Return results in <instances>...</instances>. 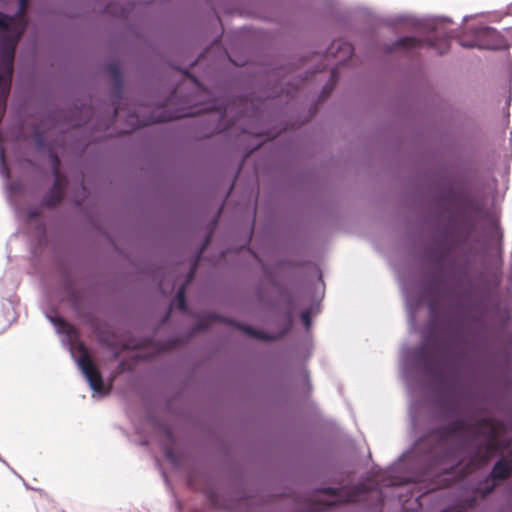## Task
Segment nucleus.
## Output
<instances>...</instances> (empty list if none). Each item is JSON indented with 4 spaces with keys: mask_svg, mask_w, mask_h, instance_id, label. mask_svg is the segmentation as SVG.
<instances>
[{
    "mask_svg": "<svg viewBox=\"0 0 512 512\" xmlns=\"http://www.w3.org/2000/svg\"><path fill=\"white\" fill-rule=\"evenodd\" d=\"M0 14V106H5L11 88L16 45L25 24Z\"/></svg>",
    "mask_w": 512,
    "mask_h": 512,
    "instance_id": "obj_3",
    "label": "nucleus"
},
{
    "mask_svg": "<svg viewBox=\"0 0 512 512\" xmlns=\"http://www.w3.org/2000/svg\"><path fill=\"white\" fill-rule=\"evenodd\" d=\"M301 320L305 326L306 329H309L311 325V311L310 309L304 310L301 313Z\"/></svg>",
    "mask_w": 512,
    "mask_h": 512,
    "instance_id": "obj_16",
    "label": "nucleus"
},
{
    "mask_svg": "<svg viewBox=\"0 0 512 512\" xmlns=\"http://www.w3.org/2000/svg\"><path fill=\"white\" fill-rule=\"evenodd\" d=\"M0 175L5 177L6 180L10 178L9 168L5 161V149L0 145Z\"/></svg>",
    "mask_w": 512,
    "mask_h": 512,
    "instance_id": "obj_11",
    "label": "nucleus"
},
{
    "mask_svg": "<svg viewBox=\"0 0 512 512\" xmlns=\"http://www.w3.org/2000/svg\"><path fill=\"white\" fill-rule=\"evenodd\" d=\"M420 370L438 381L446 392V412L450 423L416 444L421 453L422 472L413 482L432 478L439 472L467 462L480 465L512 444V423L482 419L471 423L467 417V399L459 386V372L452 354L445 348H431L425 338L416 349L404 347L401 353V374L406 380L410 372Z\"/></svg>",
    "mask_w": 512,
    "mask_h": 512,
    "instance_id": "obj_1",
    "label": "nucleus"
},
{
    "mask_svg": "<svg viewBox=\"0 0 512 512\" xmlns=\"http://www.w3.org/2000/svg\"><path fill=\"white\" fill-rule=\"evenodd\" d=\"M165 456H166V458H167V459H169V460H170V462H171V463H173V464H176V463H177L176 457H175V455H174V453H173L172 449L167 448V449L165 450Z\"/></svg>",
    "mask_w": 512,
    "mask_h": 512,
    "instance_id": "obj_17",
    "label": "nucleus"
},
{
    "mask_svg": "<svg viewBox=\"0 0 512 512\" xmlns=\"http://www.w3.org/2000/svg\"><path fill=\"white\" fill-rule=\"evenodd\" d=\"M400 20H401V21H407V22H409V24H410V25H412V26H416V25H417V23H416V21H415L414 19L401 18Z\"/></svg>",
    "mask_w": 512,
    "mask_h": 512,
    "instance_id": "obj_19",
    "label": "nucleus"
},
{
    "mask_svg": "<svg viewBox=\"0 0 512 512\" xmlns=\"http://www.w3.org/2000/svg\"><path fill=\"white\" fill-rule=\"evenodd\" d=\"M9 189H10V196H12V193H13V190H14V185L10 184L9 185Z\"/></svg>",
    "mask_w": 512,
    "mask_h": 512,
    "instance_id": "obj_22",
    "label": "nucleus"
},
{
    "mask_svg": "<svg viewBox=\"0 0 512 512\" xmlns=\"http://www.w3.org/2000/svg\"><path fill=\"white\" fill-rule=\"evenodd\" d=\"M324 492L331 494V500L328 506H335L345 503L366 502L371 496L375 495L376 504L383 503V497L378 487L370 489L367 485L359 484L353 486H345L339 489L324 488Z\"/></svg>",
    "mask_w": 512,
    "mask_h": 512,
    "instance_id": "obj_4",
    "label": "nucleus"
},
{
    "mask_svg": "<svg viewBox=\"0 0 512 512\" xmlns=\"http://www.w3.org/2000/svg\"><path fill=\"white\" fill-rule=\"evenodd\" d=\"M338 50L342 54L341 57L337 59V64H343L346 59L350 58L353 54V48L350 43L342 42L338 45Z\"/></svg>",
    "mask_w": 512,
    "mask_h": 512,
    "instance_id": "obj_10",
    "label": "nucleus"
},
{
    "mask_svg": "<svg viewBox=\"0 0 512 512\" xmlns=\"http://www.w3.org/2000/svg\"><path fill=\"white\" fill-rule=\"evenodd\" d=\"M21 9H24L26 5V0H20Z\"/></svg>",
    "mask_w": 512,
    "mask_h": 512,
    "instance_id": "obj_21",
    "label": "nucleus"
},
{
    "mask_svg": "<svg viewBox=\"0 0 512 512\" xmlns=\"http://www.w3.org/2000/svg\"><path fill=\"white\" fill-rule=\"evenodd\" d=\"M422 41L415 37H403L395 43V47L417 48L422 46Z\"/></svg>",
    "mask_w": 512,
    "mask_h": 512,
    "instance_id": "obj_9",
    "label": "nucleus"
},
{
    "mask_svg": "<svg viewBox=\"0 0 512 512\" xmlns=\"http://www.w3.org/2000/svg\"><path fill=\"white\" fill-rule=\"evenodd\" d=\"M185 285H182L177 293H176V297H175V301L177 303V306L180 310L184 311L186 310V297H185Z\"/></svg>",
    "mask_w": 512,
    "mask_h": 512,
    "instance_id": "obj_13",
    "label": "nucleus"
},
{
    "mask_svg": "<svg viewBox=\"0 0 512 512\" xmlns=\"http://www.w3.org/2000/svg\"><path fill=\"white\" fill-rule=\"evenodd\" d=\"M396 482L390 481L387 485H395Z\"/></svg>",
    "mask_w": 512,
    "mask_h": 512,
    "instance_id": "obj_23",
    "label": "nucleus"
},
{
    "mask_svg": "<svg viewBox=\"0 0 512 512\" xmlns=\"http://www.w3.org/2000/svg\"><path fill=\"white\" fill-rule=\"evenodd\" d=\"M430 46L434 47L438 51L439 54H444L449 49V43L446 38L443 39L439 44L431 42Z\"/></svg>",
    "mask_w": 512,
    "mask_h": 512,
    "instance_id": "obj_15",
    "label": "nucleus"
},
{
    "mask_svg": "<svg viewBox=\"0 0 512 512\" xmlns=\"http://www.w3.org/2000/svg\"><path fill=\"white\" fill-rule=\"evenodd\" d=\"M191 115H193V113L190 112V111H176L174 113H169V114L163 115L159 119V121L165 122V121H170V120H173V119H179V118H183V117L191 116Z\"/></svg>",
    "mask_w": 512,
    "mask_h": 512,
    "instance_id": "obj_14",
    "label": "nucleus"
},
{
    "mask_svg": "<svg viewBox=\"0 0 512 512\" xmlns=\"http://www.w3.org/2000/svg\"><path fill=\"white\" fill-rule=\"evenodd\" d=\"M110 68H111V72H112L113 76L116 78V80H119V77H120L119 69L114 65L111 66Z\"/></svg>",
    "mask_w": 512,
    "mask_h": 512,
    "instance_id": "obj_18",
    "label": "nucleus"
},
{
    "mask_svg": "<svg viewBox=\"0 0 512 512\" xmlns=\"http://www.w3.org/2000/svg\"><path fill=\"white\" fill-rule=\"evenodd\" d=\"M463 47H479L482 49H500L504 39L494 28L481 26L475 30V39L470 42H460Z\"/></svg>",
    "mask_w": 512,
    "mask_h": 512,
    "instance_id": "obj_5",
    "label": "nucleus"
},
{
    "mask_svg": "<svg viewBox=\"0 0 512 512\" xmlns=\"http://www.w3.org/2000/svg\"><path fill=\"white\" fill-rule=\"evenodd\" d=\"M512 473V449L506 455H502L494 464L491 473L484 480L478 482V486H485L489 484L497 486L498 481L506 480Z\"/></svg>",
    "mask_w": 512,
    "mask_h": 512,
    "instance_id": "obj_6",
    "label": "nucleus"
},
{
    "mask_svg": "<svg viewBox=\"0 0 512 512\" xmlns=\"http://www.w3.org/2000/svg\"><path fill=\"white\" fill-rule=\"evenodd\" d=\"M431 313H433L434 307L433 305L430 306Z\"/></svg>",
    "mask_w": 512,
    "mask_h": 512,
    "instance_id": "obj_24",
    "label": "nucleus"
},
{
    "mask_svg": "<svg viewBox=\"0 0 512 512\" xmlns=\"http://www.w3.org/2000/svg\"><path fill=\"white\" fill-rule=\"evenodd\" d=\"M239 328L245 332L247 335L261 339V340H271L272 337L268 336L267 334L263 332H256L253 328L248 326H239Z\"/></svg>",
    "mask_w": 512,
    "mask_h": 512,
    "instance_id": "obj_12",
    "label": "nucleus"
},
{
    "mask_svg": "<svg viewBox=\"0 0 512 512\" xmlns=\"http://www.w3.org/2000/svg\"><path fill=\"white\" fill-rule=\"evenodd\" d=\"M36 215H37L36 211H33V210L29 211V214H28L29 218H34Z\"/></svg>",
    "mask_w": 512,
    "mask_h": 512,
    "instance_id": "obj_20",
    "label": "nucleus"
},
{
    "mask_svg": "<svg viewBox=\"0 0 512 512\" xmlns=\"http://www.w3.org/2000/svg\"><path fill=\"white\" fill-rule=\"evenodd\" d=\"M402 290L406 301L409 323L411 327L414 328L416 325L415 312L420 305V299H414L410 290L404 285Z\"/></svg>",
    "mask_w": 512,
    "mask_h": 512,
    "instance_id": "obj_8",
    "label": "nucleus"
},
{
    "mask_svg": "<svg viewBox=\"0 0 512 512\" xmlns=\"http://www.w3.org/2000/svg\"><path fill=\"white\" fill-rule=\"evenodd\" d=\"M48 319L55 327L57 333L65 336V344L68 346L71 356L75 359L78 368L93 390L94 395L99 397L107 395L110 388L105 385L102 375L95 368L85 346L77 342V332L75 328L58 315L48 316Z\"/></svg>",
    "mask_w": 512,
    "mask_h": 512,
    "instance_id": "obj_2",
    "label": "nucleus"
},
{
    "mask_svg": "<svg viewBox=\"0 0 512 512\" xmlns=\"http://www.w3.org/2000/svg\"><path fill=\"white\" fill-rule=\"evenodd\" d=\"M53 174L55 176L54 187L43 200V204L48 207H55L63 197V183L59 173V159L57 156H53Z\"/></svg>",
    "mask_w": 512,
    "mask_h": 512,
    "instance_id": "obj_7",
    "label": "nucleus"
}]
</instances>
